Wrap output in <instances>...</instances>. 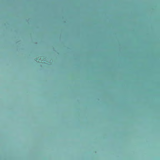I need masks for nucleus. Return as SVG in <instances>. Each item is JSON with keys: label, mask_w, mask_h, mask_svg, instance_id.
Here are the masks:
<instances>
[{"label": "nucleus", "mask_w": 160, "mask_h": 160, "mask_svg": "<svg viewBox=\"0 0 160 160\" xmlns=\"http://www.w3.org/2000/svg\"><path fill=\"white\" fill-rule=\"evenodd\" d=\"M38 58H37V59H36V61L37 62H38Z\"/></svg>", "instance_id": "obj_1"}, {"label": "nucleus", "mask_w": 160, "mask_h": 160, "mask_svg": "<svg viewBox=\"0 0 160 160\" xmlns=\"http://www.w3.org/2000/svg\"><path fill=\"white\" fill-rule=\"evenodd\" d=\"M41 58H42L41 57H40V59H41Z\"/></svg>", "instance_id": "obj_2"}]
</instances>
